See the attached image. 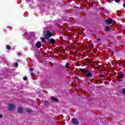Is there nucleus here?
I'll use <instances>...</instances> for the list:
<instances>
[{
  "mask_svg": "<svg viewBox=\"0 0 125 125\" xmlns=\"http://www.w3.org/2000/svg\"><path fill=\"white\" fill-rule=\"evenodd\" d=\"M79 71L83 73L84 74H86V78H90L92 77V74H91V72H89V71L86 70L85 68H80Z\"/></svg>",
  "mask_w": 125,
  "mask_h": 125,
  "instance_id": "obj_1",
  "label": "nucleus"
},
{
  "mask_svg": "<svg viewBox=\"0 0 125 125\" xmlns=\"http://www.w3.org/2000/svg\"><path fill=\"white\" fill-rule=\"evenodd\" d=\"M54 33L50 32L49 30H47L46 34L44 35V37L46 40H49L51 37H53Z\"/></svg>",
  "mask_w": 125,
  "mask_h": 125,
  "instance_id": "obj_2",
  "label": "nucleus"
},
{
  "mask_svg": "<svg viewBox=\"0 0 125 125\" xmlns=\"http://www.w3.org/2000/svg\"><path fill=\"white\" fill-rule=\"evenodd\" d=\"M15 105L13 104H9L8 106V110L9 111H13L15 109Z\"/></svg>",
  "mask_w": 125,
  "mask_h": 125,
  "instance_id": "obj_3",
  "label": "nucleus"
},
{
  "mask_svg": "<svg viewBox=\"0 0 125 125\" xmlns=\"http://www.w3.org/2000/svg\"><path fill=\"white\" fill-rule=\"evenodd\" d=\"M105 22L107 25H111L113 24V19L110 18V19H105Z\"/></svg>",
  "mask_w": 125,
  "mask_h": 125,
  "instance_id": "obj_4",
  "label": "nucleus"
},
{
  "mask_svg": "<svg viewBox=\"0 0 125 125\" xmlns=\"http://www.w3.org/2000/svg\"><path fill=\"white\" fill-rule=\"evenodd\" d=\"M48 43H51V44H54L55 43V40L53 38H51L47 40Z\"/></svg>",
  "mask_w": 125,
  "mask_h": 125,
  "instance_id": "obj_5",
  "label": "nucleus"
},
{
  "mask_svg": "<svg viewBox=\"0 0 125 125\" xmlns=\"http://www.w3.org/2000/svg\"><path fill=\"white\" fill-rule=\"evenodd\" d=\"M72 124L73 125H79V120L77 119V118H73L72 119Z\"/></svg>",
  "mask_w": 125,
  "mask_h": 125,
  "instance_id": "obj_6",
  "label": "nucleus"
},
{
  "mask_svg": "<svg viewBox=\"0 0 125 125\" xmlns=\"http://www.w3.org/2000/svg\"><path fill=\"white\" fill-rule=\"evenodd\" d=\"M37 48H41L42 47V43L40 42H38L36 43Z\"/></svg>",
  "mask_w": 125,
  "mask_h": 125,
  "instance_id": "obj_7",
  "label": "nucleus"
},
{
  "mask_svg": "<svg viewBox=\"0 0 125 125\" xmlns=\"http://www.w3.org/2000/svg\"><path fill=\"white\" fill-rule=\"evenodd\" d=\"M17 112L19 114H21L23 112V107H19L17 110Z\"/></svg>",
  "mask_w": 125,
  "mask_h": 125,
  "instance_id": "obj_8",
  "label": "nucleus"
},
{
  "mask_svg": "<svg viewBox=\"0 0 125 125\" xmlns=\"http://www.w3.org/2000/svg\"><path fill=\"white\" fill-rule=\"evenodd\" d=\"M124 74H123V72H121V74L117 76V79H123L124 78Z\"/></svg>",
  "mask_w": 125,
  "mask_h": 125,
  "instance_id": "obj_9",
  "label": "nucleus"
},
{
  "mask_svg": "<svg viewBox=\"0 0 125 125\" xmlns=\"http://www.w3.org/2000/svg\"><path fill=\"white\" fill-rule=\"evenodd\" d=\"M70 65H71V63L70 62H66V64H65V68H66V69H69V68H70Z\"/></svg>",
  "mask_w": 125,
  "mask_h": 125,
  "instance_id": "obj_10",
  "label": "nucleus"
},
{
  "mask_svg": "<svg viewBox=\"0 0 125 125\" xmlns=\"http://www.w3.org/2000/svg\"><path fill=\"white\" fill-rule=\"evenodd\" d=\"M44 104L45 106H49V105H50V102H49L48 101H45Z\"/></svg>",
  "mask_w": 125,
  "mask_h": 125,
  "instance_id": "obj_11",
  "label": "nucleus"
},
{
  "mask_svg": "<svg viewBox=\"0 0 125 125\" xmlns=\"http://www.w3.org/2000/svg\"><path fill=\"white\" fill-rule=\"evenodd\" d=\"M84 60H85V61H87V63H89V64H92V62H91V61H90V60H89L88 58H85L84 59Z\"/></svg>",
  "mask_w": 125,
  "mask_h": 125,
  "instance_id": "obj_12",
  "label": "nucleus"
},
{
  "mask_svg": "<svg viewBox=\"0 0 125 125\" xmlns=\"http://www.w3.org/2000/svg\"><path fill=\"white\" fill-rule=\"evenodd\" d=\"M40 40L42 42H45V38L43 37H40Z\"/></svg>",
  "mask_w": 125,
  "mask_h": 125,
  "instance_id": "obj_13",
  "label": "nucleus"
},
{
  "mask_svg": "<svg viewBox=\"0 0 125 125\" xmlns=\"http://www.w3.org/2000/svg\"><path fill=\"white\" fill-rule=\"evenodd\" d=\"M51 99L53 101H54V102H58V100L57 99H56L53 97H52L51 98Z\"/></svg>",
  "mask_w": 125,
  "mask_h": 125,
  "instance_id": "obj_14",
  "label": "nucleus"
},
{
  "mask_svg": "<svg viewBox=\"0 0 125 125\" xmlns=\"http://www.w3.org/2000/svg\"><path fill=\"white\" fill-rule=\"evenodd\" d=\"M26 111L27 112V113H32L34 111H33V110H32V109H30V108H26Z\"/></svg>",
  "mask_w": 125,
  "mask_h": 125,
  "instance_id": "obj_15",
  "label": "nucleus"
},
{
  "mask_svg": "<svg viewBox=\"0 0 125 125\" xmlns=\"http://www.w3.org/2000/svg\"><path fill=\"white\" fill-rule=\"evenodd\" d=\"M110 26H105V31L108 32V31H110Z\"/></svg>",
  "mask_w": 125,
  "mask_h": 125,
  "instance_id": "obj_16",
  "label": "nucleus"
},
{
  "mask_svg": "<svg viewBox=\"0 0 125 125\" xmlns=\"http://www.w3.org/2000/svg\"><path fill=\"white\" fill-rule=\"evenodd\" d=\"M6 47L7 49H8V50H11V47H10V45H7Z\"/></svg>",
  "mask_w": 125,
  "mask_h": 125,
  "instance_id": "obj_17",
  "label": "nucleus"
},
{
  "mask_svg": "<svg viewBox=\"0 0 125 125\" xmlns=\"http://www.w3.org/2000/svg\"><path fill=\"white\" fill-rule=\"evenodd\" d=\"M114 0L115 2H117V3H119V2H120V0H112V1H114Z\"/></svg>",
  "mask_w": 125,
  "mask_h": 125,
  "instance_id": "obj_18",
  "label": "nucleus"
},
{
  "mask_svg": "<svg viewBox=\"0 0 125 125\" xmlns=\"http://www.w3.org/2000/svg\"><path fill=\"white\" fill-rule=\"evenodd\" d=\"M27 79H28V78L27 77H23V81H27Z\"/></svg>",
  "mask_w": 125,
  "mask_h": 125,
  "instance_id": "obj_19",
  "label": "nucleus"
},
{
  "mask_svg": "<svg viewBox=\"0 0 125 125\" xmlns=\"http://www.w3.org/2000/svg\"><path fill=\"white\" fill-rule=\"evenodd\" d=\"M29 71H30V72H33V71H34V68H33L32 67H30L29 68Z\"/></svg>",
  "mask_w": 125,
  "mask_h": 125,
  "instance_id": "obj_20",
  "label": "nucleus"
},
{
  "mask_svg": "<svg viewBox=\"0 0 125 125\" xmlns=\"http://www.w3.org/2000/svg\"><path fill=\"white\" fill-rule=\"evenodd\" d=\"M105 77V75L103 74V75H100V78H104Z\"/></svg>",
  "mask_w": 125,
  "mask_h": 125,
  "instance_id": "obj_21",
  "label": "nucleus"
},
{
  "mask_svg": "<svg viewBox=\"0 0 125 125\" xmlns=\"http://www.w3.org/2000/svg\"><path fill=\"white\" fill-rule=\"evenodd\" d=\"M30 75H31V77H33V76H35V73L32 72V73H31Z\"/></svg>",
  "mask_w": 125,
  "mask_h": 125,
  "instance_id": "obj_22",
  "label": "nucleus"
},
{
  "mask_svg": "<svg viewBox=\"0 0 125 125\" xmlns=\"http://www.w3.org/2000/svg\"><path fill=\"white\" fill-rule=\"evenodd\" d=\"M15 66L16 67H17V66H18V63L17 62H15Z\"/></svg>",
  "mask_w": 125,
  "mask_h": 125,
  "instance_id": "obj_23",
  "label": "nucleus"
},
{
  "mask_svg": "<svg viewBox=\"0 0 125 125\" xmlns=\"http://www.w3.org/2000/svg\"><path fill=\"white\" fill-rule=\"evenodd\" d=\"M3 117V115H2V114H0V119H1Z\"/></svg>",
  "mask_w": 125,
  "mask_h": 125,
  "instance_id": "obj_24",
  "label": "nucleus"
},
{
  "mask_svg": "<svg viewBox=\"0 0 125 125\" xmlns=\"http://www.w3.org/2000/svg\"><path fill=\"white\" fill-rule=\"evenodd\" d=\"M97 41H101V39H97Z\"/></svg>",
  "mask_w": 125,
  "mask_h": 125,
  "instance_id": "obj_25",
  "label": "nucleus"
},
{
  "mask_svg": "<svg viewBox=\"0 0 125 125\" xmlns=\"http://www.w3.org/2000/svg\"><path fill=\"white\" fill-rule=\"evenodd\" d=\"M107 1L108 2H110V1H111V0H107Z\"/></svg>",
  "mask_w": 125,
  "mask_h": 125,
  "instance_id": "obj_26",
  "label": "nucleus"
},
{
  "mask_svg": "<svg viewBox=\"0 0 125 125\" xmlns=\"http://www.w3.org/2000/svg\"><path fill=\"white\" fill-rule=\"evenodd\" d=\"M123 6H124V8H125V4H123Z\"/></svg>",
  "mask_w": 125,
  "mask_h": 125,
  "instance_id": "obj_27",
  "label": "nucleus"
},
{
  "mask_svg": "<svg viewBox=\"0 0 125 125\" xmlns=\"http://www.w3.org/2000/svg\"><path fill=\"white\" fill-rule=\"evenodd\" d=\"M97 62H98V63H100V61H98Z\"/></svg>",
  "mask_w": 125,
  "mask_h": 125,
  "instance_id": "obj_28",
  "label": "nucleus"
},
{
  "mask_svg": "<svg viewBox=\"0 0 125 125\" xmlns=\"http://www.w3.org/2000/svg\"><path fill=\"white\" fill-rule=\"evenodd\" d=\"M96 65L97 66H98L99 64H98V63H97L96 64Z\"/></svg>",
  "mask_w": 125,
  "mask_h": 125,
  "instance_id": "obj_29",
  "label": "nucleus"
},
{
  "mask_svg": "<svg viewBox=\"0 0 125 125\" xmlns=\"http://www.w3.org/2000/svg\"><path fill=\"white\" fill-rule=\"evenodd\" d=\"M17 62H19L20 61H19V60H17Z\"/></svg>",
  "mask_w": 125,
  "mask_h": 125,
  "instance_id": "obj_30",
  "label": "nucleus"
},
{
  "mask_svg": "<svg viewBox=\"0 0 125 125\" xmlns=\"http://www.w3.org/2000/svg\"><path fill=\"white\" fill-rule=\"evenodd\" d=\"M19 55L20 56V55H21V54L19 53Z\"/></svg>",
  "mask_w": 125,
  "mask_h": 125,
  "instance_id": "obj_31",
  "label": "nucleus"
},
{
  "mask_svg": "<svg viewBox=\"0 0 125 125\" xmlns=\"http://www.w3.org/2000/svg\"><path fill=\"white\" fill-rule=\"evenodd\" d=\"M91 6H93V4L91 5Z\"/></svg>",
  "mask_w": 125,
  "mask_h": 125,
  "instance_id": "obj_32",
  "label": "nucleus"
}]
</instances>
